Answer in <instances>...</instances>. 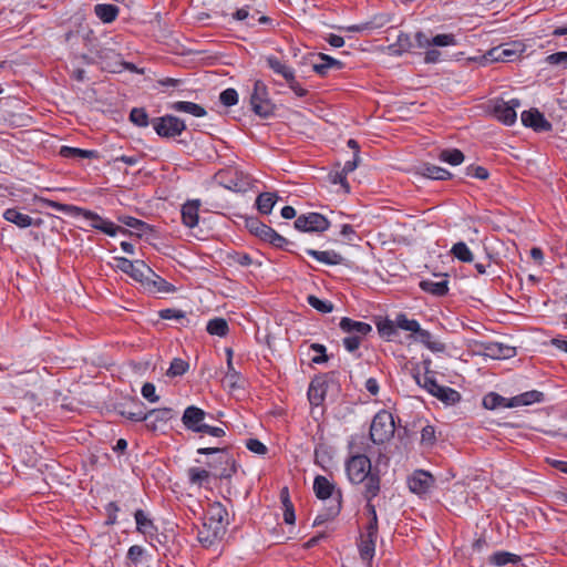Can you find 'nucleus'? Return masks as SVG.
<instances>
[{"label":"nucleus","instance_id":"9d476101","mask_svg":"<svg viewBox=\"0 0 567 567\" xmlns=\"http://www.w3.org/2000/svg\"><path fill=\"white\" fill-rule=\"evenodd\" d=\"M330 227V221L319 213L300 215L295 220V228L303 233H323Z\"/></svg>","mask_w":567,"mask_h":567},{"label":"nucleus","instance_id":"603ef678","mask_svg":"<svg viewBox=\"0 0 567 567\" xmlns=\"http://www.w3.org/2000/svg\"><path fill=\"white\" fill-rule=\"evenodd\" d=\"M308 303L321 313H329L333 310V303L328 300H321L313 295L307 297Z\"/></svg>","mask_w":567,"mask_h":567},{"label":"nucleus","instance_id":"5701e85b","mask_svg":"<svg viewBox=\"0 0 567 567\" xmlns=\"http://www.w3.org/2000/svg\"><path fill=\"white\" fill-rule=\"evenodd\" d=\"M371 529L367 527L365 534L361 535V542L359 545L360 556L364 560H371L375 551V543L378 538V528H374L373 534H370Z\"/></svg>","mask_w":567,"mask_h":567},{"label":"nucleus","instance_id":"a878e982","mask_svg":"<svg viewBox=\"0 0 567 567\" xmlns=\"http://www.w3.org/2000/svg\"><path fill=\"white\" fill-rule=\"evenodd\" d=\"M318 59L319 61L313 63L312 69L321 76L327 75L331 69L341 70L343 68V63L341 61L328 54L319 53Z\"/></svg>","mask_w":567,"mask_h":567},{"label":"nucleus","instance_id":"49530a36","mask_svg":"<svg viewBox=\"0 0 567 567\" xmlns=\"http://www.w3.org/2000/svg\"><path fill=\"white\" fill-rule=\"evenodd\" d=\"M451 252L455 258L463 262H472L474 260L473 254L463 241H458L453 245Z\"/></svg>","mask_w":567,"mask_h":567},{"label":"nucleus","instance_id":"8fccbe9b","mask_svg":"<svg viewBox=\"0 0 567 567\" xmlns=\"http://www.w3.org/2000/svg\"><path fill=\"white\" fill-rule=\"evenodd\" d=\"M130 121L138 126L146 127L150 124V117L143 107H134L130 113Z\"/></svg>","mask_w":567,"mask_h":567},{"label":"nucleus","instance_id":"473e14b6","mask_svg":"<svg viewBox=\"0 0 567 567\" xmlns=\"http://www.w3.org/2000/svg\"><path fill=\"white\" fill-rule=\"evenodd\" d=\"M245 227L249 230L250 234L255 235L264 241H266V238L272 229L256 217L245 218Z\"/></svg>","mask_w":567,"mask_h":567},{"label":"nucleus","instance_id":"e2e57ef3","mask_svg":"<svg viewBox=\"0 0 567 567\" xmlns=\"http://www.w3.org/2000/svg\"><path fill=\"white\" fill-rule=\"evenodd\" d=\"M141 393L151 403H156L159 400V396L155 393V385L151 382H146L142 386Z\"/></svg>","mask_w":567,"mask_h":567},{"label":"nucleus","instance_id":"20e7f679","mask_svg":"<svg viewBox=\"0 0 567 567\" xmlns=\"http://www.w3.org/2000/svg\"><path fill=\"white\" fill-rule=\"evenodd\" d=\"M394 431L393 415L386 410H381L372 419L370 440L374 444H383L394 435Z\"/></svg>","mask_w":567,"mask_h":567},{"label":"nucleus","instance_id":"f03ea898","mask_svg":"<svg viewBox=\"0 0 567 567\" xmlns=\"http://www.w3.org/2000/svg\"><path fill=\"white\" fill-rule=\"evenodd\" d=\"M48 206L52 207L56 212H61L71 216H82L86 220L91 221V227L101 230L102 233L109 235V236H115L117 233L125 234L126 230L122 228L121 226H116L114 223L101 217L94 212L74 206L69 204H61L53 200H48Z\"/></svg>","mask_w":567,"mask_h":567},{"label":"nucleus","instance_id":"4be33fe9","mask_svg":"<svg viewBox=\"0 0 567 567\" xmlns=\"http://www.w3.org/2000/svg\"><path fill=\"white\" fill-rule=\"evenodd\" d=\"M545 401V394L537 390L527 391L508 400L507 408L526 406Z\"/></svg>","mask_w":567,"mask_h":567},{"label":"nucleus","instance_id":"0eeeda50","mask_svg":"<svg viewBox=\"0 0 567 567\" xmlns=\"http://www.w3.org/2000/svg\"><path fill=\"white\" fill-rule=\"evenodd\" d=\"M520 106L518 99L504 101L503 99H495L489 101L488 109L491 113L504 125L511 126L516 122V110Z\"/></svg>","mask_w":567,"mask_h":567},{"label":"nucleus","instance_id":"58836bf2","mask_svg":"<svg viewBox=\"0 0 567 567\" xmlns=\"http://www.w3.org/2000/svg\"><path fill=\"white\" fill-rule=\"evenodd\" d=\"M334 504L329 506L324 512L317 515L313 520L315 526L322 525L323 523L334 518L341 509V494L338 493V497L333 499Z\"/></svg>","mask_w":567,"mask_h":567},{"label":"nucleus","instance_id":"e433bc0d","mask_svg":"<svg viewBox=\"0 0 567 567\" xmlns=\"http://www.w3.org/2000/svg\"><path fill=\"white\" fill-rule=\"evenodd\" d=\"M278 196L275 193L265 192L257 196L256 207L259 213L269 215L277 203Z\"/></svg>","mask_w":567,"mask_h":567},{"label":"nucleus","instance_id":"c03bdc74","mask_svg":"<svg viewBox=\"0 0 567 567\" xmlns=\"http://www.w3.org/2000/svg\"><path fill=\"white\" fill-rule=\"evenodd\" d=\"M188 481L192 485L203 486L208 483L210 473L204 468L190 467L187 470Z\"/></svg>","mask_w":567,"mask_h":567},{"label":"nucleus","instance_id":"423d86ee","mask_svg":"<svg viewBox=\"0 0 567 567\" xmlns=\"http://www.w3.org/2000/svg\"><path fill=\"white\" fill-rule=\"evenodd\" d=\"M250 105L254 113L262 118L270 117L275 112L267 85L261 80H256L250 95Z\"/></svg>","mask_w":567,"mask_h":567},{"label":"nucleus","instance_id":"864d4df0","mask_svg":"<svg viewBox=\"0 0 567 567\" xmlns=\"http://www.w3.org/2000/svg\"><path fill=\"white\" fill-rule=\"evenodd\" d=\"M188 368H189L188 362H186L185 360H183L181 358H175L171 362V365H169L166 374L172 378L181 377L188 370Z\"/></svg>","mask_w":567,"mask_h":567},{"label":"nucleus","instance_id":"37998d69","mask_svg":"<svg viewBox=\"0 0 567 567\" xmlns=\"http://www.w3.org/2000/svg\"><path fill=\"white\" fill-rule=\"evenodd\" d=\"M488 354L496 359H507L516 354L515 348L501 343H493L486 348Z\"/></svg>","mask_w":567,"mask_h":567},{"label":"nucleus","instance_id":"79ce46f5","mask_svg":"<svg viewBox=\"0 0 567 567\" xmlns=\"http://www.w3.org/2000/svg\"><path fill=\"white\" fill-rule=\"evenodd\" d=\"M520 560L519 556L508 551H496L489 556L488 561L494 566H505L507 564H515Z\"/></svg>","mask_w":567,"mask_h":567},{"label":"nucleus","instance_id":"f3484780","mask_svg":"<svg viewBox=\"0 0 567 567\" xmlns=\"http://www.w3.org/2000/svg\"><path fill=\"white\" fill-rule=\"evenodd\" d=\"M141 285L146 291L151 293H169L175 292L176 290V288L172 284L167 282L161 276L155 274L152 269L150 275H145V278H143Z\"/></svg>","mask_w":567,"mask_h":567},{"label":"nucleus","instance_id":"ea45409f","mask_svg":"<svg viewBox=\"0 0 567 567\" xmlns=\"http://www.w3.org/2000/svg\"><path fill=\"white\" fill-rule=\"evenodd\" d=\"M206 330L212 336L225 337L228 334V322L224 318L210 319L206 326Z\"/></svg>","mask_w":567,"mask_h":567},{"label":"nucleus","instance_id":"6ab92c4d","mask_svg":"<svg viewBox=\"0 0 567 567\" xmlns=\"http://www.w3.org/2000/svg\"><path fill=\"white\" fill-rule=\"evenodd\" d=\"M339 327L342 332L347 333L348 336H354L359 338H364L372 331V327L369 323L357 321L348 317H343L340 320Z\"/></svg>","mask_w":567,"mask_h":567},{"label":"nucleus","instance_id":"a19ab883","mask_svg":"<svg viewBox=\"0 0 567 567\" xmlns=\"http://www.w3.org/2000/svg\"><path fill=\"white\" fill-rule=\"evenodd\" d=\"M508 400L496 392H489L483 398V406L487 410L507 408Z\"/></svg>","mask_w":567,"mask_h":567},{"label":"nucleus","instance_id":"0e129e2a","mask_svg":"<svg viewBox=\"0 0 567 567\" xmlns=\"http://www.w3.org/2000/svg\"><path fill=\"white\" fill-rule=\"evenodd\" d=\"M546 62L550 65H563L564 68H567V52L561 51L549 54L546 58Z\"/></svg>","mask_w":567,"mask_h":567},{"label":"nucleus","instance_id":"393cba45","mask_svg":"<svg viewBox=\"0 0 567 567\" xmlns=\"http://www.w3.org/2000/svg\"><path fill=\"white\" fill-rule=\"evenodd\" d=\"M199 199L188 200L182 206V220L186 227L194 228L195 226H197L199 218Z\"/></svg>","mask_w":567,"mask_h":567},{"label":"nucleus","instance_id":"7ed1b4c3","mask_svg":"<svg viewBox=\"0 0 567 567\" xmlns=\"http://www.w3.org/2000/svg\"><path fill=\"white\" fill-rule=\"evenodd\" d=\"M414 379L421 388L425 389L430 394L443 403L454 404L461 400V394L456 390L450 386L440 385L430 371H426L422 377L420 374H415Z\"/></svg>","mask_w":567,"mask_h":567},{"label":"nucleus","instance_id":"f257e3e1","mask_svg":"<svg viewBox=\"0 0 567 567\" xmlns=\"http://www.w3.org/2000/svg\"><path fill=\"white\" fill-rule=\"evenodd\" d=\"M364 440L363 435H357L353 436L349 443L351 456L346 462V471L349 481L355 485L361 484L362 481L373 472L370 458L363 454L365 451L362 446Z\"/></svg>","mask_w":567,"mask_h":567},{"label":"nucleus","instance_id":"13d9d810","mask_svg":"<svg viewBox=\"0 0 567 567\" xmlns=\"http://www.w3.org/2000/svg\"><path fill=\"white\" fill-rule=\"evenodd\" d=\"M465 174L466 176L475 177L482 181L487 179L489 176L488 171L485 167L478 165H468L465 168Z\"/></svg>","mask_w":567,"mask_h":567},{"label":"nucleus","instance_id":"f8f14e48","mask_svg":"<svg viewBox=\"0 0 567 567\" xmlns=\"http://www.w3.org/2000/svg\"><path fill=\"white\" fill-rule=\"evenodd\" d=\"M116 267L130 275L135 281L142 282L145 275L151 274V268L143 260H130L124 257H116Z\"/></svg>","mask_w":567,"mask_h":567},{"label":"nucleus","instance_id":"2eb2a0df","mask_svg":"<svg viewBox=\"0 0 567 567\" xmlns=\"http://www.w3.org/2000/svg\"><path fill=\"white\" fill-rule=\"evenodd\" d=\"M520 120L524 126L532 127L536 132H549L551 130V124L537 109L524 111Z\"/></svg>","mask_w":567,"mask_h":567},{"label":"nucleus","instance_id":"09e8293b","mask_svg":"<svg viewBox=\"0 0 567 567\" xmlns=\"http://www.w3.org/2000/svg\"><path fill=\"white\" fill-rule=\"evenodd\" d=\"M121 221L125 226L134 229L137 236H142L147 230H151L150 226L146 223H144L143 220H140L135 217L125 216V217L121 218Z\"/></svg>","mask_w":567,"mask_h":567},{"label":"nucleus","instance_id":"7c9ffc66","mask_svg":"<svg viewBox=\"0 0 567 567\" xmlns=\"http://www.w3.org/2000/svg\"><path fill=\"white\" fill-rule=\"evenodd\" d=\"M3 218L7 221L17 225L20 228H27V227H30V226L34 225L33 219H32L31 216L21 213L17 208H8V209H6L4 213H3Z\"/></svg>","mask_w":567,"mask_h":567},{"label":"nucleus","instance_id":"052dcab7","mask_svg":"<svg viewBox=\"0 0 567 567\" xmlns=\"http://www.w3.org/2000/svg\"><path fill=\"white\" fill-rule=\"evenodd\" d=\"M219 101L225 106H233L238 102V93L235 89H226L220 93Z\"/></svg>","mask_w":567,"mask_h":567},{"label":"nucleus","instance_id":"bf43d9fd","mask_svg":"<svg viewBox=\"0 0 567 567\" xmlns=\"http://www.w3.org/2000/svg\"><path fill=\"white\" fill-rule=\"evenodd\" d=\"M310 349L315 352H317V355L312 358V363L315 364H321L329 360V357L327 355L326 347L321 343H311Z\"/></svg>","mask_w":567,"mask_h":567},{"label":"nucleus","instance_id":"a211bd4d","mask_svg":"<svg viewBox=\"0 0 567 567\" xmlns=\"http://www.w3.org/2000/svg\"><path fill=\"white\" fill-rule=\"evenodd\" d=\"M433 484V476L422 470L415 471L413 475L408 480L410 491L419 495L427 493Z\"/></svg>","mask_w":567,"mask_h":567},{"label":"nucleus","instance_id":"b1692460","mask_svg":"<svg viewBox=\"0 0 567 567\" xmlns=\"http://www.w3.org/2000/svg\"><path fill=\"white\" fill-rule=\"evenodd\" d=\"M363 485L362 496L367 502H372L374 497H377L380 493L381 488V478L379 472H372L367 476L361 483Z\"/></svg>","mask_w":567,"mask_h":567},{"label":"nucleus","instance_id":"774afa93","mask_svg":"<svg viewBox=\"0 0 567 567\" xmlns=\"http://www.w3.org/2000/svg\"><path fill=\"white\" fill-rule=\"evenodd\" d=\"M363 338L354 337V336H347L342 343L347 351L354 352L359 349Z\"/></svg>","mask_w":567,"mask_h":567},{"label":"nucleus","instance_id":"680f3d73","mask_svg":"<svg viewBox=\"0 0 567 567\" xmlns=\"http://www.w3.org/2000/svg\"><path fill=\"white\" fill-rule=\"evenodd\" d=\"M455 44L456 40L454 34H436L431 39V45L435 47H450Z\"/></svg>","mask_w":567,"mask_h":567},{"label":"nucleus","instance_id":"6e6d98bb","mask_svg":"<svg viewBox=\"0 0 567 567\" xmlns=\"http://www.w3.org/2000/svg\"><path fill=\"white\" fill-rule=\"evenodd\" d=\"M266 243H269L274 247L280 248V249H287V246L289 245V240L286 239L280 234H278L274 228L271 229L268 237L266 238Z\"/></svg>","mask_w":567,"mask_h":567},{"label":"nucleus","instance_id":"ddd939ff","mask_svg":"<svg viewBox=\"0 0 567 567\" xmlns=\"http://www.w3.org/2000/svg\"><path fill=\"white\" fill-rule=\"evenodd\" d=\"M226 528L223 525L208 522L204 518L202 528L198 530V540L204 547L213 546L225 535Z\"/></svg>","mask_w":567,"mask_h":567},{"label":"nucleus","instance_id":"4c0bfd02","mask_svg":"<svg viewBox=\"0 0 567 567\" xmlns=\"http://www.w3.org/2000/svg\"><path fill=\"white\" fill-rule=\"evenodd\" d=\"M447 280L433 281L422 280L420 287L423 291L432 293L437 297L445 296L449 292Z\"/></svg>","mask_w":567,"mask_h":567},{"label":"nucleus","instance_id":"f704fd0d","mask_svg":"<svg viewBox=\"0 0 567 567\" xmlns=\"http://www.w3.org/2000/svg\"><path fill=\"white\" fill-rule=\"evenodd\" d=\"M334 485L322 475L316 476L313 481V491L318 498L327 499L332 497Z\"/></svg>","mask_w":567,"mask_h":567},{"label":"nucleus","instance_id":"a18cd8bd","mask_svg":"<svg viewBox=\"0 0 567 567\" xmlns=\"http://www.w3.org/2000/svg\"><path fill=\"white\" fill-rule=\"evenodd\" d=\"M439 159L452 166H456L463 163L464 154L457 148H447L440 153Z\"/></svg>","mask_w":567,"mask_h":567},{"label":"nucleus","instance_id":"5fc2aeb1","mask_svg":"<svg viewBox=\"0 0 567 567\" xmlns=\"http://www.w3.org/2000/svg\"><path fill=\"white\" fill-rule=\"evenodd\" d=\"M378 331L382 337L391 339L394 334H396V323L395 320L392 321L390 319L382 320L377 324Z\"/></svg>","mask_w":567,"mask_h":567},{"label":"nucleus","instance_id":"69168bd1","mask_svg":"<svg viewBox=\"0 0 567 567\" xmlns=\"http://www.w3.org/2000/svg\"><path fill=\"white\" fill-rule=\"evenodd\" d=\"M246 447L250 452L259 454V455H265L267 453V451H268L267 446L262 442L257 440V439H249L246 442Z\"/></svg>","mask_w":567,"mask_h":567},{"label":"nucleus","instance_id":"3c124183","mask_svg":"<svg viewBox=\"0 0 567 567\" xmlns=\"http://www.w3.org/2000/svg\"><path fill=\"white\" fill-rule=\"evenodd\" d=\"M396 329L400 328L405 331L415 333L419 330L420 323L414 319H409L406 315L399 313L395 317Z\"/></svg>","mask_w":567,"mask_h":567},{"label":"nucleus","instance_id":"6e6552de","mask_svg":"<svg viewBox=\"0 0 567 567\" xmlns=\"http://www.w3.org/2000/svg\"><path fill=\"white\" fill-rule=\"evenodd\" d=\"M152 124L159 136L168 138L178 136L186 130V124L183 120L168 114L154 118Z\"/></svg>","mask_w":567,"mask_h":567},{"label":"nucleus","instance_id":"c9c22d12","mask_svg":"<svg viewBox=\"0 0 567 567\" xmlns=\"http://www.w3.org/2000/svg\"><path fill=\"white\" fill-rule=\"evenodd\" d=\"M59 154L64 158H99L97 151L62 146Z\"/></svg>","mask_w":567,"mask_h":567},{"label":"nucleus","instance_id":"2f4dec72","mask_svg":"<svg viewBox=\"0 0 567 567\" xmlns=\"http://www.w3.org/2000/svg\"><path fill=\"white\" fill-rule=\"evenodd\" d=\"M169 109L175 112L188 113L196 117H203L207 114L206 110L194 102L177 101L169 105Z\"/></svg>","mask_w":567,"mask_h":567},{"label":"nucleus","instance_id":"dca6fc26","mask_svg":"<svg viewBox=\"0 0 567 567\" xmlns=\"http://www.w3.org/2000/svg\"><path fill=\"white\" fill-rule=\"evenodd\" d=\"M174 416L171 408L152 409L145 414L146 427L151 431H157Z\"/></svg>","mask_w":567,"mask_h":567},{"label":"nucleus","instance_id":"1a4fd4ad","mask_svg":"<svg viewBox=\"0 0 567 567\" xmlns=\"http://www.w3.org/2000/svg\"><path fill=\"white\" fill-rule=\"evenodd\" d=\"M524 52V44L512 42L491 49L483 56L487 62H512Z\"/></svg>","mask_w":567,"mask_h":567},{"label":"nucleus","instance_id":"39448f33","mask_svg":"<svg viewBox=\"0 0 567 567\" xmlns=\"http://www.w3.org/2000/svg\"><path fill=\"white\" fill-rule=\"evenodd\" d=\"M197 453L202 455L219 454L216 462H208V466L215 470L214 475L218 478H228L236 472L235 463L226 447H199Z\"/></svg>","mask_w":567,"mask_h":567},{"label":"nucleus","instance_id":"72a5a7b5","mask_svg":"<svg viewBox=\"0 0 567 567\" xmlns=\"http://www.w3.org/2000/svg\"><path fill=\"white\" fill-rule=\"evenodd\" d=\"M118 7L110 3H100L94 7L95 16L104 23L113 22L118 16Z\"/></svg>","mask_w":567,"mask_h":567},{"label":"nucleus","instance_id":"c756f323","mask_svg":"<svg viewBox=\"0 0 567 567\" xmlns=\"http://www.w3.org/2000/svg\"><path fill=\"white\" fill-rule=\"evenodd\" d=\"M266 63L270 70L274 71V73L282 76L286 82L289 80H293L295 71L292 68H290L288 64H286L284 61L278 59L275 55H269L266 58Z\"/></svg>","mask_w":567,"mask_h":567},{"label":"nucleus","instance_id":"de8ad7c7","mask_svg":"<svg viewBox=\"0 0 567 567\" xmlns=\"http://www.w3.org/2000/svg\"><path fill=\"white\" fill-rule=\"evenodd\" d=\"M326 391L322 383L311 382L308 390V399L312 405H320L324 399Z\"/></svg>","mask_w":567,"mask_h":567},{"label":"nucleus","instance_id":"338daca9","mask_svg":"<svg viewBox=\"0 0 567 567\" xmlns=\"http://www.w3.org/2000/svg\"><path fill=\"white\" fill-rule=\"evenodd\" d=\"M159 317L164 320H183L185 319V312L177 309H163L159 311Z\"/></svg>","mask_w":567,"mask_h":567},{"label":"nucleus","instance_id":"bb28decb","mask_svg":"<svg viewBox=\"0 0 567 567\" xmlns=\"http://www.w3.org/2000/svg\"><path fill=\"white\" fill-rule=\"evenodd\" d=\"M205 519L217 525H223V527L226 528L228 525V512L221 503L215 502L208 506Z\"/></svg>","mask_w":567,"mask_h":567},{"label":"nucleus","instance_id":"cd10ccee","mask_svg":"<svg viewBox=\"0 0 567 567\" xmlns=\"http://www.w3.org/2000/svg\"><path fill=\"white\" fill-rule=\"evenodd\" d=\"M307 255L313 257L316 260L329 265V266H336L341 265L344 260V258L334 250H316V249H307Z\"/></svg>","mask_w":567,"mask_h":567},{"label":"nucleus","instance_id":"c85d7f7f","mask_svg":"<svg viewBox=\"0 0 567 567\" xmlns=\"http://www.w3.org/2000/svg\"><path fill=\"white\" fill-rule=\"evenodd\" d=\"M414 340L424 344L432 352L445 351V344L441 341L434 340L432 333L425 329H422L421 326L414 333Z\"/></svg>","mask_w":567,"mask_h":567},{"label":"nucleus","instance_id":"412c9836","mask_svg":"<svg viewBox=\"0 0 567 567\" xmlns=\"http://www.w3.org/2000/svg\"><path fill=\"white\" fill-rule=\"evenodd\" d=\"M414 171L416 175L435 181H446L452 177V174L447 169L431 163H421L415 166Z\"/></svg>","mask_w":567,"mask_h":567},{"label":"nucleus","instance_id":"aec40b11","mask_svg":"<svg viewBox=\"0 0 567 567\" xmlns=\"http://www.w3.org/2000/svg\"><path fill=\"white\" fill-rule=\"evenodd\" d=\"M134 518L136 523V530L150 539L151 544L154 539H157V527L154 525L153 520L147 517L143 509H137L134 513Z\"/></svg>","mask_w":567,"mask_h":567},{"label":"nucleus","instance_id":"4468645a","mask_svg":"<svg viewBox=\"0 0 567 567\" xmlns=\"http://www.w3.org/2000/svg\"><path fill=\"white\" fill-rule=\"evenodd\" d=\"M206 416V412L195 405H189L185 409L182 422L184 426L195 433H199L202 430V426L205 425L204 423Z\"/></svg>","mask_w":567,"mask_h":567},{"label":"nucleus","instance_id":"9b49d317","mask_svg":"<svg viewBox=\"0 0 567 567\" xmlns=\"http://www.w3.org/2000/svg\"><path fill=\"white\" fill-rule=\"evenodd\" d=\"M96 59L103 70L112 73L120 72L122 66H125L126 69L133 68L130 63H124L121 60V55L110 48H100L96 51Z\"/></svg>","mask_w":567,"mask_h":567},{"label":"nucleus","instance_id":"4d7b16f0","mask_svg":"<svg viewBox=\"0 0 567 567\" xmlns=\"http://www.w3.org/2000/svg\"><path fill=\"white\" fill-rule=\"evenodd\" d=\"M250 182L247 177H231L227 184V188L234 192H245L249 187Z\"/></svg>","mask_w":567,"mask_h":567}]
</instances>
